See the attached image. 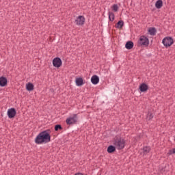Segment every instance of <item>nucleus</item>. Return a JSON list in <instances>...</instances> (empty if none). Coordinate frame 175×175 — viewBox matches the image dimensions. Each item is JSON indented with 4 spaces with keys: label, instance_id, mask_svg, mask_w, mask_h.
<instances>
[{
    "label": "nucleus",
    "instance_id": "obj_1",
    "mask_svg": "<svg viewBox=\"0 0 175 175\" xmlns=\"http://www.w3.org/2000/svg\"><path fill=\"white\" fill-rule=\"evenodd\" d=\"M50 142H51L50 130H46L40 133L35 139L36 144H43L50 143Z\"/></svg>",
    "mask_w": 175,
    "mask_h": 175
},
{
    "label": "nucleus",
    "instance_id": "obj_2",
    "mask_svg": "<svg viewBox=\"0 0 175 175\" xmlns=\"http://www.w3.org/2000/svg\"><path fill=\"white\" fill-rule=\"evenodd\" d=\"M113 145L117 150H123L125 147V139L122 138H118L113 140Z\"/></svg>",
    "mask_w": 175,
    "mask_h": 175
},
{
    "label": "nucleus",
    "instance_id": "obj_3",
    "mask_svg": "<svg viewBox=\"0 0 175 175\" xmlns=\"http://www.w3.org/2000/svg\"><path fill=\"white\" fill-rule=\"evenodd\" d=\"M138 44L139 46H145L146 47H147V46L150 44V41L148 40V38H147V37L142 36L138 40Z\"/></svg>",
    "mask_w": 175,
    "mask_h": 175
},
{
    "label": "nucleus",
    "instance_id": "obj_4",
    "mask_svg": "<svg viewBox=\"0 0 175 175\" xmlns=\"http://www.w3.org/2000/svg\"><path fill=\"white\" fill-rule=\"evenodd\" d=\"M77 114H73L72 116L69 117L66 120L67 125H73L77 122Z\"/></svg>",
    "mask_w": 175,
    "mask_h": 175
},
{
    "label": "nucleus",
    "instance_id": "obj_5",
    "mask_svg": "<svg viewBox=\"0 0 175 175\" xmlns=\"http://www.w3.org/2000/svg\"><path fill=\"white\" fill-rule=\"evenodd\" d=\"M162 43L165 47H170L174 43L173 38L172 37H166L163 40Z\"/></svg>",
    "mask_w": 175,
    "mask_h": 175
},
{
    "label": "nucleus",
    "instance_id": "obj_6",
    "mask_svg": "<svg viewBox=\"0 0 175 175\" xmlns=\"http://www.w3.org/2000/svg\"><path fill=\"white\" fill-rule=\"evenodd\" d=\"M53 66L55 68H61L62 66V60L59 57H55L53 59Z\"/></svg>",
    "mask_w": 175,
    "mask_h": 175
},
{
    "label": "nucleus",
    "instance_id": "obj_7",
    "mask_svg": "<svg viewBox=\"0 0 175 175\" xmlns=\"http://www.w3.org/2000/svg\"><path fill=\"white\" fill-rule=\"evenodd\" d=\"M75 23L77 25H84L85 18L83 16H79L75 20Z\"/></svg>",
    "mask_w": 175,
    "mask_h": 175
},
{
    "label": "nucleus",
    "instance_id": "obj_8",
    "mask_svg": "<svg viewBox=\"0 0 175 175\" xmlns=\"http://www.w3.org/2000/svg\"><path fill=\"white\" fill-rule=\"evenodd\" d=\"M16 109L14 108H11L8 111V116L10 118H14L16 117Z\"/></svg>",
    "mask_w": 175,
    "mask_h": 175
},
{
    "label": "nucleus",
    "instance_id": "obj_9",
    "mask_svg": "<svg viewBox=\"0 0 175 175\" xmlns=\"http://www.w3.org/2000/svg\"><path fill=\"white\" fill-rule=\"evenodd\" d=\"M8 85V79L5 77H0V87H5Z\"/></svg>",
    "mask_w": 175,
    "mask_h": 175
},
{
    "label": "nucleus",
    "instance_id": "obj_10",
    "mask_svg": "<svg viewBox=\"0 0 175 175\" xmlns=\"http://www.w3.org/2000/svg\"><path fill=\"white\" fill-rule=\"evenodd\" d=\"M141 92H146L148 90V85L146 83H142L139 85Z\"/></svg>",
    "mask_w": 175,
    "mask_h": 175
},
{
    "label": "nucleus",
    "instance_id": "obj_11",
    "mask_svg": "<svg viewBox=\"0 0 175 175\" xmlns=\"http://www.w3.org/2000/svg\"><path fill=\"white\" fill-rule=\"evenodd\" d=\"M92 84L96 85L99 83V77L98 75H93L91 78Z\"/></svg>",
    "mask_w": 175,
    "mask_h": 175
},
{
    "label": "nucleus",
    "instance_id": "obj_12",
    "mask_svg": "<svg viewBox=\"0 0 175 175\" xmlns=\"http://www.w3.org/2000/svg\"><path fill=\"white\" fill-rule=\"evenodd\" d=\"M133 42L132 41H128L125 44V47L127 50H132V49H133Z\"/></svg>",
    "mask_w": 175,
    "mask_h": 175
},
{
    "label": "nucleus",
    "instance_id": "obj_13",
    "mask_svg": "<svg viewBox=\"0 0 175 175\" xmlns=\"http://www.w3.org/2000/svg\"><path fill=\"white\" fill-rule=\"evenodd\" d=\"M75 83L78 87H81V85H83V84H84V83L83 82V78H81V77L77 78L75 80Z\"/></svg>",
    "mask_w": 175,
    "mask_h": 175
},
{
    "label": "nucleus",
    "instance_id": "obj_14",
    "mask_svg": "<svg viewBox=\"0 0 175 175\" xmlns=\"http://www.w3.org/2000/svg\"><path fill=\"white\" fill-rule=\"evenodd\" d=\"M163 6V1H162V0H158L157 1H156L155 7L157 8V9H161V8H162Z\"/></svg>",
    "mask_w": 175,
    "mask_h": 175
},
{
    "label": "nucleus",
    "instance_id": "obj_15",
    "mask_svg": "<svg viewBox=\"0 0 175 175\" xmlns=\"http://www.w3.org/2000/svg\"><path fill=\"white\" fill-rule=\"evenodd\" d=\"M115 27L118 29H122V27H124V21H119Z\"/></svg>",
    "mask_w": 175,
    "mask_h": 175
},
{
    "label": "nucleus",
    "instance_id": "obj_16",
    "mask_svg": "<svg viewBox=\"0 0 175 175\" xmlns=\"http://www.w3.org/2000/svg\"><path fill=\"white\" fill-rule=\"evenodd\" d=\"M26 90L27 91H33V84L32 83H28L26 85Z\"/></svg>",
    "mask_w": 175,
    "mask_h": 175
},
{
    "label": "nucleus",
    "instance_id": "obj_17",
    "mask_svg": "<svg viewBox=\"0 0 175 175\" xmlns=\"http://www.w3.org/2000/svg\"><path fill=\"white\" fill-rule=\"evenodd\" d=\"M116 146H113L111 145L107 148V152H109V154H111L114 152V151H116Z\"/></svg>",
    "mask_w": 175,
    "mask_h": 175
},
{
    "label": "nucleus",
    "instance_id": "obj_18",
    "mask_svg": "<svg viewBox=\"0 0 175 175\" xmlns=\"http://www.w3.org/2000/svg\"><path fill=\"white\" fill-rule=\"evenodd\" d=\"M148 32L150 35H152V36H154V35L157 33V29H155V27H150L148 29Z\"/></svg>",
    "mask_w": 175,
    "mask_h": 175
},
{
    "label": "nucleus",
    "instance_id": "obj_19",
    "mask_svg": "<svg viewBox=\"0 0 175 175\" xmlns=\"http://www.w3.org/2000/svg\"><path fill=\"white\" fill-rule=\"evenodd\" d=\"M150 151H151V148L150 147L145 146L143 148V153L144 154V155H147V154H148Z\"/></svg>",
    "mask_w": 175,
    "mask_h": 175
},
{
    "label": "nucleus",
    "instance_id": "obj_20",
    "mask_svg": "<svg viewBox=\"0 0 175 175\" xmlns=\"http://www.w3.org/2000/svg\"><path fill=\"white\" fill-rule=\"evenodd\" d=\"M109 21H114V13L109 12Z\"/></svg>",
    "mask_w": 175,
    "mask_h": 175
},
{
    "label": "nucleus",
    "instance_id": "obj_21",
    "mask_svg": "<svg viewBox=\"0 0 175 175\" xmlns=\"http://www.w3.org/2000/svg\"><path fill=\"white\" fill-rule=\"evenodd\" d=\"M154 118V114L152 112H148L147 115V120L150 121V120H152Z\"/></svg>",
    "mask_w": 175,
    "mask_h": 175
},
{
    "label": "nucleus",
    "instance_id": "obj_22",
    "mask_svg": "<svg viewBox=\"0 0 175 175\" xmlns=\"http://www.w3.org/2000/svg\"><path fill=\"white\" fill-rule=\"evenodd\" d=\"M112 10H113V12H118V5L114 4L112 5Z\"/></svg>",
    "mask_w": 175,
    "mask_h": 175
},
{
    "label": "nucleus",
    "instance_id": "obj_23",
    "mask_svg": "<svg viewBox=\"0 0 175 175\" xmlns=\"http://www.w3.org/2000/svg\"><path fill=\"white\" fill-rule=\"evenodd\" d=\"M62 129V126H61V124H57L55 126V131H57Z\"/></svg>",
    "mask_w": 175,
    "mask_h": 175
},
{
    "label": "nucleus",
    "instance_id": "obj_24",
    "mask_svg": "<svg viewBox=\"0 0 175 175\" xmlns=\"http://www.w3.org/2000/svg\"><path fill=\"white\" fill-rule=\"evenodd\" d=\"M169 155H172V154H175V148L172 150H170L168 152Z\"/></svg>",
    "mask_w": 175,
    "mask_h": 175
}]
</instances>
